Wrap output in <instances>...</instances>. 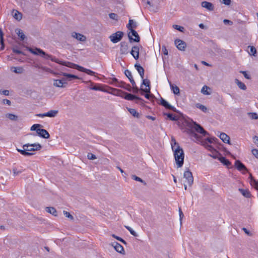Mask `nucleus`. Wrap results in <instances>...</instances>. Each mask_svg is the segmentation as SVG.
I'll use <instances>...</instances> for the list:
<instances>
[{
	"mask_svg": "<svg viewBox=\"0 0 258 258\" xmlns=\"http://www.w3.org/2000/svg\"><path fill=\"white\" fill-rule=\"evenodd\" d=\"M248 48L250 49L249 51H248L249 54L250 55L255 56L256 53V48L253 46H249Z\"/></svg>",
	"mask_w": 258,
	"mask_h": 258,
	"instance_id": "obj_34",
	"label": "nucleus"
},
{
	"mask_svg": "<svg viewBox=\"0 0 258 258\" xmlns=\"http://www.w3.org/2000/svg\"><path fill=\"white\" fill-rule=\"evenodd\" d=\"M222 3L228 6L230 5L231 0H222Z\"/></svg>",
	"mask_w": 258,
	"mask_h": 258,
	"instance_id": "obj_62",
	"label": "nucleus"
},
{
	"mask_svg": "<svg viewBox=\"0 0 258 258\" xmlns=\"http://www.w3.org/2000/svg\"><path fill=\"white\" fill-rule=\"evenodd\" d=\"M139 47L138 46H134L132 47L131 51V54L135 59H138L139 56Z\"/></svg>",
	"mask_w": 258,
	"mask_h": 258,
	"instance_id": "obj_18",
	"label": "nucleus"
},
{
	"mask_svg": "<svg viewBox=\"0 0 258 258\" xmlns=\"http://www.w3.org/2000/svg\"><path fill=\"white\" fill-rule=\"evenodd\" d=\"M251 176V175H250ZM251 184L258 189V182L251 177Z\"/></svg>",
	"mask_w": 258,
	"mask_h": 258,
	"instance_id": "obj_46",
	"label": "nucleus"
},
{
	"mask_svg": "<svg viewBox=\"0 0 258 258\" xmlns=\"http://www.w3.org/2000/svg\"><path fill=\"white\" fill-rule=\"evenodd\" d=\"M3 103L4 104H8L9 105H10L11 104V101L8 100V99H4L3 101Z\"/></svg>",
	"mask_w": 258,
	"mask_h": 258,
	"instance_id": "obj_63",
	"label": "nucleus"
},
{
	"mask_svg": "<svg viewBox=\"0 0 258 258\" xmlns=\"http://www.w3.org/2000/svg\"><path fill=\"white\" fill-rule=\"evenodd\" d=\"M219 160L225 165L229 166L231 164V163L229 161V160L226 159L225 157H222L220 158Z\"/></svg>",
	"mask_w": 258,
	"mask_h": 258,
	"instance_id": "obj_36",
	"label": "nucleus"
},
{
	"mask_svg": "<svg viewBox=\"0 0 258 258\" xmlns=\"http://www.w3.org/2000/svg\"><path fill=\"white\" fill-rule=\"evenodd\" d=\"M61 75L67 78V79H65L66 81H70L73 79H79V78L76 75L68 74L66 73H62Z\"/></svg>",
	"mask_w": 258,
	"mask_h": 258,
	"instance_id": "obj_23",
	"label": "nucleus"
},
{
	"mask_svg": "<svg viewBox=\"0 0 258 258\" xmlns=\"http://www.w3.org/2000/svg\"><path fill=\"white\" fill-rule=\"evenodd\" d=\"M7 116L12 120H16L18 118V117L17 115L12 114V113H9L7 115Z\"/></svg>",
	"mask_w": 258,
	"mask_h": 258,
	"instance_id": "obj_43",
	"label": "nucleus"
},
{
	"mask_svg": "<svg viewBox=\"0 0 258 258\" xmlns=\"http://www.w3.org/2000/svg\"><path fill=\"white\" fill-rule=\"evenodd\" d=\"M235 166L238 170L242 172L243 173H244V172H243V171H244L245 172L247 171V168L245 165L239 160H236L235 161Z\"/></svg>",
	"mask_w": 258,
	"mask_h": 258,
	"instance_id": "obj_16",
	"label": "nucleus"
},
{
	"mask_svg": "<svg viewBox=\"0 0 258 258\" xmlns=\"http://www.w3.org/2000/svg\"><path fill=\"white\" fill-rule=\"evenodd\" d=\"M11 70L16 74H20L23 73L24 69L22 67H13L11 68Z\"/></svg>",
	"mask_w": 258,
	"mask_h": 258,
	"instance_id": "obj_26",
	"label": "nucleus"
},
{
	"mask_svg": "<svg viewBox=\"0 0 258 258\" xmlns=\"http://www.w3.org/2000/svg\"><path fill=\"white\" fill-rule=\"evenodd\" d=\"M171 145L172 150L173 149V147L177 148L178 146H179V144L176 142V140L174 138H172L171 139Z\"/></svg>",
	"mask_w": 258,
	"mask_h": 258,
	"instance_id": "obj_41",
	"label": "nucleus"
},
{
	"mask_svg": "<svg viewBox=\"0 0 258 258\" xmlns=\"http://www.w3.org/2000/svg\"><path fill=\"white\" fill-rule=\"evenodd\" d=\"M37 134L44 139H48L50 136L48 132L46 130L42 128L38 129L37 130Z\"/></svg>",
	"mask_w": 258,
	"mask_h": 258,
	"instance_id": "obj_13",
	"label": "nucleus"
},
{
	"mask_svg": "<svg viewBox=\"0 0 258 258\" xmlns=\"http://www.w3.org/2000/svg\"><path fill=\"white\" fill-rule=\"evenodd\" d=\"M130 81L133 86V88L137 86L136 82L134 81V79H130Z\"/></svg>",
	"mask_w": 258,
	"mask_h": 258,
	"instance_id": "obj_64",
	"label": "nucleus"
},
{
	"mask_svg": "<svg viewBox=\"0 0 258 258\" xmlns=\"http://www.w3.org/2000/svg\"><path fill=\"white\" fill-rule=\"evenodd\" d=\"M63 214L66 216V217L69 218L71 220L74 219L73 216L69 212L66 211H63Z\"/></svg>",
	"mask_w": 258,
	"mask_h": 258,
	"instance_id": "obj_50",
	"label": "nucleus"
},
{
	"mask_svg": "<svg viewBox=\"0 0 258 258\" xmlns=\"http://www.w3.org/2000/svg\"><path fill=\"white\" fill-rule=\"evenodd\" d=\"M119 87L122 88L128 91H132V88L130 84H126L124 83L121 82Z\"/></svg>",
	"mask_w": 258,
	"mask_h": 258,
	"instance_id": "obj_32",
	"label": "nucleus"
},
{
	"mask_svg": "<svg viewBox=\"0 0 258 258\" xmlns=\"http://www.w3.org/2000/svg\"><path fill=\"white\" fill-rule=\"evenodd\" d=\"M161 104L165 107L166 108L171 109L172 110H175V108L174 106L171 105L165 99L161 98L160 100Z\"/></svg>",
	"mask_w": 258,
	"mask_h": 258,
	"instance_id": "obj_19",
	"label": "nucleus"
},
{
	"mask_svg": "<svg viewBox=\"0 0 258 258\" xmlns=\"http://www.w3.org/2000/svg\"><path fill=\"white\" fill-rule=\"evenodd\" d=\"M28 50L33 54L39 55L46 59H50L52 61L57 62L56 58L51 55L46 54L43 50L41 49L40 48H35V49H33L29 48Z\"/></svg>",
	"mask_w": 258,
	"mask_h": 258,
	"instance_id": "obj_3",
	"label": "nucleus"
},
{
	"mask_svg": "<svg viewBox=\"0 0 258 258\" xmlns=\"http://www.w3.org/2000/svg\"><path fill=\"white\" fill-rule=\"evenodd\" d=\"M145 97L148 99H151L153 97V95L149 94V93H146V94L145 95Z\"/></svg>",
	"mask_w": 258,
	"mask_h": 258,
	"instance_id": "obj_60",
	"label": "nucleus"
},
{
	"mask_svg": "<svg viewBox=\"0 0 258 258\" xmlns=\"http://www.w3.org/2000/svg\"><path fill=\"white\" fill-rule=\"evenodd\" d=\"M123 33L121 31H117L115 33H113L109 36L110 41L113 43H116L119 42L122 39Z\"/></svg>",
	"mask_w": 258,
	"mask_h": 258,
	"instance_id": "obj_7",
	"label": "nucleus"
},
{
	"mask_svg": "<svg viewBox=\"0 0 258 258\" xmlns=\"http://www.w3.org/2000/svg\"><path fill=\"white\" fill-rule=\"evenodd\" d=\"M235 83L237 84V85L240 89L243 90H245L246 89V87L245 85L242 82L240 81L239 80L236 79L235 80Z\"/></svg>",
	"mask_w": 258,
	"mask_h": 258,
	"instance_id": "obj_27",
	"label": "nucleus"
},
{
	"mask_svg": "<svg viewBox=\"0 0 258 258\" xmlns=\"http://www.w3.org/2000/svg\"><path fill=\"white\" fill-rule=\"evenodd\" d=\"M112 94L121 97L123 98L125 92L122 91L121 90L114 89L112 93Z\"/></svg>",
	"mask_w": 258,
	"mask_h": 258,
	"instance_id": "obj_25",
	"label": "nucleus"
},
{
	"mask_svg": "<svg viewBox=\"0 0 258 258\" xmlns=\"http://www.w3.org/2000/svg\"><path fill=\"white\" fill-rule=\"evenodd\" d=\"M56 60H57V62H55L56 63H57L58 64H61V65L64 66H66V67H69L70 64L71 63V62H69V61H60L57 58H56Z\"/></svg>",
	"mask_w": 258,
	"mask_h": 258,
	"instance_id": "obj_40",
	"label": "nucleus"
},
{
	"mask_svg": "<svg viewBox=\"0 0 258 258\" xmlns=\"http://www.w3.org/2000/svg\"><path fill=\"white\" fill-rule=\"evenodd\" d=\"M120 53L121 54H126L128 52V45L125 42H121L120 44Z\"/></svg>",
	"mask_w": 258,
	"mask_h": 258,
	"instance_id": "obj_14",
	"label": "nucleus"
},
{
	"mask_svg": "<svg viewBox=\"0 0 258 258\" xmlns=\"http://www.w3.org/2000/svg\"><path fill=\"white\" fill-rule=\"evenodd\" d=\"M132 179H133L136 181H140L141 182L143 183L144 184H146V183L145 181H144L141 178H140L136 175H133L132 176Z\"/></svg>",
	"mask_w": 258,
	"mask_h": 258,
	"instance_id": "obj_49",
	"label": "nucleus"
},
{
	"mask_svg": "<svg viewBox=\"0 0 258 258\" xmlns=\"http://www.w3.org/2000/svg\"><path fill=\"white\" fill-rule=\"evenodd\" d=\"M208 87L204 86L201 89V92L205 95H209L210 93L208 91Z\"/></svg>",
	"mask_w": 258,
	"mask_h": 258,
	"instance_id": "obj_42",
	"label": "nucleus"
},
{
	"mask_svg": "<svg viewBox=\"0 0 258 258\" xmlns=\"http://www.w3.org/2000/svg\"><path fill=\"white\" fill-rule=\"evenodd\" d=\"M58 113L57 110H51L47 112L44 113H40L36 115L37 116L40 117H55Z\"/></svg>",
	"mask_w": 258,
	"mask_h": 258,
	"instance_id": "obj_10",
	"label": "nucleus"
},
{
	"mask_svg": "<svg viewBox=\"0 0 258 258\" xmlns=\"http://www.w3.org/2000/svg\"><path fill=\"white\" fill-rule=\"evenodd\" d=\"M252 154L258 159V150L257 149H253L252 150Z\"/></svg>",
	"mask_w": 258,
	"mask_h": 258,
	"instance_id": "obj_57",
	"label": "nucleus"
},
{
	"mask_svg": "<svg viewBox=\"0 0 258 258\" xmlns=\"http://www.w3.org/2000/svg\"><path fill=\"white\" fill-rule=\"evenodd\" d=\"M240 73L242 74L243 75L244 77L246 79H250V77L249 75L247 74L246 72H245V71H241L240 72Z\"/></svg>",
	"mask_w": 258,
	"mask_h": 258,
	"instance_id": "obj_56",
	"label": "nucleus"
},
{
	"mask_svg": "<svg viewBox=\"0 0 258 258\" xmlns=\"http://www.w3.org/2000/svg\"><path fill=\"white\" fill-rule=\"evenodd\" d=\"M69 68L75 69L80 72L85 73L90 75H94L95 73L92 71L86 69L83 67L79 66L77 64L71 62L69 66Z\"/></svg>",
	"mask_w": 258,
	"mask_h": 258,
	"instance_id": "obj_5",
	"label": "nucleus"
},
{
	"mask_svg": "<svg viewBox=\"0 0 258 258\" xmlns=\"http://www.w3.org/2000/svg\"><path fill=\"white\" fill-rule=\"evenodd\" d=\"M223 22L225 24L227 25H232L233 24V22L229 20H227V19H224L223 20Z\"/></svg>",
	"mask_w": 258,
	"mask_h": 258,
	"instance_id": "obj_59",
	"label": "nucleus"
},
{
	"mask_svg": "<svg viewBox=\"0 0 258 258\" xmlns=\"http://www.w3.org/2000/svg\"><path fill=\"white\" fill-rule=\"evenodd\" d=\"M196 107L198 108H199L200 110H201L204 112H207L208 111L207 108L204 105H202L200 103H197L196 104Z\"/></svg>",
	"mask_w": 258,
	"mask_h": 258,
	"instance_id": "obj_33",
	"label": "nucleus"
},
{
	"mask_svg": "<svg viewBox=\"0 0 258 258\" xmlns=\"http://www.w3.org/2000/svg\"><path fill=\"white\" fill-rule=\"evenodd\" d=\"M134 23V21L133 20H130L128 22V24L127 25L126 27L128 28V30H131V32L132 33V35L135 37V38L133 39L132 37V36L130 35V34L129 33L128 34V36L129 39L131 40H133L135 42H139L140 41V37L138 34V33L133 29H132V24Z\"/></svg>",
	"mask_w": 258,
	"mask_h": 258,
	"instance_id": "obj_4",
	"label": "nucleus"
},
{
	"mask_svg": "<svg viewBox=\"0 0 258 258\" xmlns=\"http://www.w3.org/2000/svg\"><path fill=\"white\" fill-rule=\"evenodd\" d=\"M172 151L177 168L181 167L183 164L184 158L182 149L180 146H178L177 148L173 147Z\"/></svg>",
	"mask_w": 258,
	"mask_h": 258,
	"instance_id": "obj_2",
	"label": "nucleus"
},
{
	"mask_svg": "<svg viewBox=\"0 0 258 258\" xmlns=\"http://www.w3.org/2000/svg\"><path fill=\"white\" fill-rule=\"evenodd\" d=\"M109 17L111 19L117 20V15L115 13H110L109 14Z\"/></svg>",
	"mask_w": 258,
	"mask_h": 258,
	"instance_id": "obj_52",
	"label": "nucleus"
},
{
	"mask_svg": "<svg viewBox=\"0 0 258 258\" xmlns=\"http://www.w3.org/2000/svg\"><path fill=\"white\" fill-rule=\"evenodd\" d=\"M13 51L14 53H16L17 54H22V52L16 47H14L13 48Z\"/></svg>",
	"mask_w": 258,
	"mask_h": 258,
	"instance_id": "obj_58",
	"label": "nucleus"
},
{
	"mask_svg": "<svg viewBox=\"0 0 258 258\" xmlns=\"http://www.w3.org/2000/svg\"><path fill=\"white\" fill-rule=\"evenodd\" d=\"M125 227L130 232L132 235H134V236H138L137 233L131 227L128 226H125Z\"/></svg>",
	"mask_w": 258,
	"mask_h": 258,
	"instance_id": "obj_44",
	"label": "nucleus"
},
{
	"mask_svg": "<svg viewBox=\"0 0 258 258\" xmlns=\"http://www.w3.org/2000/svg\"><path fill=\"white\" fill-rule=\"evenodd\" d=\"M23 148H25L26 152H29L39 150L41 148V146L39 144H26L23 146Z\"/></svg>",
	"mask_w": 258,
	"mask_h": 258,
	"instance_id": "obj_6",
	"label": "nucleus"
},
{
	"mask_svg": "<svg viewBox=\"0 0 258 258\" xmlns=\"http://www.w3.org/2000/svg\"><path fill=\"white\" fill-rule=\"evenodd\" d=\"M66 84H67V82L64 78L61 80L57 79L54 80L53 85L55 87L63 88L66 87Z\"/></svg>",
	"mask_w": 258,
	"mask_h": 258,
	"instance_id": "obj_12",
	"label": "nucleus"
},
{
	"mask_svg": "<svg viewBox=\"0 0 258 258\" xmlns=\"http://www.w3.org/2000/svg\"><path fill=\"white\" fill-rule=\"evenodd\" d=\"M3 33L1 28H0V39L1 43L3 45L4 44V38H3Z\"/></svg>",
	"mask_w": 258,
	"mask_h": 258,
	"instance_id": "obj_55",
	"label": "nucleus"
},
{
	"mask_svg": "<svg viewBox=\"0 0 258 258\" xmlns=\"http://www.w3.org/2000/svg\"><path fill=\"white\" fill-rule=\"evenodd\" d=\"M248 117L252 119H257L258 114L254 112H248L247 113Z\"/></svg>",
	"mask_w": 258,
	"mask_h": 258,
	"instance_id": "obj_39",
	"label": "nucleus"
},
{
	"mask_svg": "<svg viewBox=\"0 0 258 258\" xmlns=\"http://www.w3.org/2000/svg\"><path fill=\"white\" fill-rule=\"evenodd\" d=\"M87 157L90 160H94L96 159V156L92 153H89L87 155Z\"/></svg>",
	"mask_w": 258,
	"mask_h": 258,
	"instance_id": "obj_54",
	"label": "nucleus"
},
{
	"mask_svg": "<svg viewBox=\"0 0 258 258\" xmlns=\"http://www.w3.org/2000/svg\"><path fill=\"white\" fill-rule=\"evenodd\" d=\"M41 125L40 124H34L31 127V131H36L37 132V130L38 128V127H40Z\"/></svg>",
	"mask_w": 258,
	"mask_h": 258,
	"instance_id": "obj_48",
	"label": "nucleus"
},
{
	"mask_svg": "<svg viewBox=\"0 0 258 258\" xmlns=\"http://www.w3.org/2000/svg\"><path fill=\"white\" fill-rule=\"evenodd\" d=\"M201 5H202V7L206 8V9H207L208 10H209L210 11H212L214 10V6L212 3H211L210 2H206V1L203 2L201 4Z\"/></svg>",
	"mask_w": 258,
	"mask_h": 258,
	"instance_id": "obj_20",
	"label": "nucleus"
},
{
	"mask_svg": "<svg viewBox=\"0 0 258 258\" xmlns=\"http://www.w3.org/2000/svg\"><path fill=\"white\" fill-rule=\"evenodd\" d=\"M22 172L21 171H18L17 169H13V173H14V175L15 176H16V175H19L20 173H21Z\"/></svg>",
	"mask_w": 258,
	"mask_h": 258,
	"instance_id": "obj_61",
	"label": "nucleus"
},
{
	"mask_svg": "<svg viewBox=\"0 0 258 258\" xmlns=\"http://www.w3.org/2000/svg\"><path fill=\"white\" fill-rule=\"evenodd\" d=\"M135 67L137 70L138 72L140 75L142 79H143L144 78V68L139 64L136 63L135 64Z\"/></svg>",
	"mask_w": 258,
	"mask_h": 258,
	"instance_id": "obj_21",
	"label": "nucleus"
},
{
	"mask_svg": "<svg viewBox=\"0 0 258 258\" xmlns=\"http://www.w3.org/2000/svg\"><path fill=\"white\" fill-rule=\"evenodd\" d=\"M14 17L17 20H21L22 18V15L21 13L17 11L15 12L14 14Z\"/></svg>",
	"mask_w": 258,
	"mask_h": 258,
	"instance_id": "obj_38",
	"label": "nucleus"
},
{
	"mask_svg": "<svg viewBox=\"0 0 258 258\" xmlns=\"http://www.w3.org/2000/svg\"><path fill=\"white\" fill-rule=\"evenodd\" d=\"M166 115L171 120H177V116L175 115H173L171 113H167V114H166Z\"/></svg>",
	"mask_w": 258,
	"mask_h": 258,
	"instance_id": "obj_47",
	"label": "nucleus"
},
{
	"mask_svg": "<svg viewBox=\"0 0 258 258\" xmlns=\"http://www.w3.org/2000/svg\"><path fill=\"white\" fill-rule=\"evenodd\" d=\"M183 177L185 179V182L189 186H191L194 181L192 173L187 169L183 174Z\"/></svg>",
	"mask_w": 258,
	"mask_h": 258,
	"instance_id": "obj_8",
	"label": "nucleus"
},
{
	"mask_svg": "<svg viewBox=\"0 0 258 258\" xmlns=\"http://www.w3.org/2000/svg\"><path fill=\"white\" fill-rule=\"evenodd\" d=\"M169 84L173 93L176 95L179 94L180 93L179 88L177 86H174V85L172 84L170 82Z\"/></svg>",
	"mask_w": 258,
	"mask_h": 258,
	"instance_id": "obj_30",
	"label": "nucleus"
},
{
	"mask_svg": "<svg viewBox=\"0 0 258 258\" xmlns=\"http://www.w3.org/2000/svg\"><path fill=\"white\" fill-rule=\"evenodd\" d=\"M112 246L114 247L115 250L119 253H122L124 251L123 246L116 242L113 243Z\"/></svg>",
	"mask_w": 258,
	"mask_h": 258,
	"instance_id": "obj_22",
	"label": "nucleus"
},
{
	"mask_svg": "<svg viewBox=\"0 0 258 258\" xmlns=\"http://www.w3.org/2000/svg\"><path fill=\"white\" fill-rule=\"evenodd\" d=\"M186 125L187 127L185 129L184 132L189 135L191 140L197 142H201L202 144L210 151H212L213 149V148L208 145V143H212L214 141V139L207 138L205 141H201L200 137L195 133L196 131L202 134L203 136L208 135V133L200 124L191 120V121L187 122Z\"/></svg>",
	"mask_w": 258,
	"mask_h": 258,
	"instance_id": "obj_1",
	"label": "nucleus"
},
{
	"mask_svg": "<svg viewBox=\"0 0 258 258\" xmlns=\"http://www.w3.org/2000/svg\"><path fill=\"white\" fill-rule=\"evenodd\" d=\"M239 191L243 196L246 198H249L250 196V192L248 190L244 189H239Z\"/></svg>",
	"mask_w": 258,
	"mask_h": 258,
	"instance_id": "obj_37",
	"label": "nucleus"
},
{
	"mask_svg": "<svg viewBox=\"0 0 258 258\" xmlns=\"http://www.w3.org/2000/svg\"><path fill=\"white\" fill-rule=\"evenodd\" d=\"M17 151L19 152H20L22 155L25 156H30V155H32L33 154V153H32L26 152V151L25 150V149L23 148V149H17Z\"/></svg>",
	"mask_w": 258,
	"mask_h": 258,
	"instance_id": "obj_31",
	"label": "nucleus"
},
{
	"mask_svg": "<svg viewBox=\"0 0 258 258\" xmlns=\"http://www.w3.org/2000/svg\"><path fill=\"white\" fill-rule=\"evenodd\" d=\"M124 74L128 78L129 80H130V79H133L132 73L130 71L128 70H126L124 71Z\"/></svg>",
	"mask_w": 258,
	"mask_h": 258,
	"instance_id": "obj_45",
	"label": "nucleus"
},
{
	"mask_svg": "<svg viewBox=\"0 0 258 258\" xmlns=\"http://www.w3.org/2000/svg\"><path fill=\"white\" fill-rule=\"evenodd\" d=\"M112 236L115 238V239H116L117 240L121 241V242H122L123 244H126V242L125 241H124L123 239H122L121 238L117 236H116L114 234H113L112 235Z\"/></svg>",
	"mask_w": 258,
	"mask_h": 258,
	"instance_id": "obj_53",
	"label": "nucleus"
},
{
	"mask_svg": "<svg viewBox=\"0 0 258 258\" xmlns=\"http://www.w3.org/2000/svg\"><path fill=\"white\" fill-rule=\"evenodd\" d=\"M45 210L47 212L52 214V215L55 216H57V211L54 208L51 207H46Z\"/></svg>",
	"mask_w": 258,
	"mask_h": 258,
	"instance_id": "obj_28",
	"label": "nucleus"
},
{
	"mask_svg": "<svg viewBox=\"0 0 258 258\" xmlns=\"http://www.w3.org/2000/svg\"><path fill=\"white\" fill-rule=\"evenodd\" d=\"M143 82L142 84L146 86V88L145 89H143L142 88H141V90L146 93H150V80L148 79H142Z\"/></svg>",
	"mask_w": 258,
	"mask_h": 258,
	"instance_id": "obj_15",
	"label": "nucleus"
},
{
	"mask_svg": "<svg viewBox=\"0 0 258 258\" xmlns=\"http://www.w3.org/2000/svg\"><path fill=\"white\" fill-rule=\"evenodd\" d=\"M16 32L21 40H24L25 39V35L24 34L22 30L20 29H17L16 30Z\"/></svg>",
	"mask_w": 258,
	"mask_h": 258,
	"instance_id": "obj_29",
	"label": "nucleus"
},
{
	"mask_svg": "<svg viewBox=\"0 0 258 258\" xmlns=\"http://www.w3.org/2000/svg\"><path fill=\"white\" fill-rule=\"evenodd\" d=\"M219 138L222 140V141L225 143H229L230 138L225 133H221L219 135Z\"/></svg>",
	"mask_w": 258,
	"mask_h": 258,
	"instance_id": "obj_24",
	"label": "nucleus"
},
{
	"mask_svg": "<svg viewBox=\"0 0 258 258\" xmlns=\"http://www.w3.org/2000/svg\"><path fill=\"white\" fill-rule=\"evenodd\" d=\"M72 36L80 41H85L86 40V37L84 35L77 33L75 32L72 33Z\"/></svg>",
	"mask_w": 258,
	"mask_h": 258,
	"instance_id": "obj_17",
	"label": "nucleus"
},
{
	"mask_svg": "<svg viewBox=\"0 0 258 258\" xmlns=\"http://www.w3.org/2000/svg\"><path fill=\"white\" fill-rule=\"evenodd\" d=\"M123 98L129 101L135 100L137 103H138L139 101L142 102L143 101L141 98L126 92H125Z\"/></svg>",
	"mask_w": 258,
	"mask_h": 258,
	"instance_id": "obj_9",
	"label": "nucleus"
},
{
	"mask_svg": "<svg viewBox=\"0 0 258 258\" xmlns=\"http://www.w3.org/2000/svg\"><path fill=\"white\" fill-rule=\"evenodd\" d=\"M128 111L134 116L139 118L140 117L139 113H138L135 109L128 108Z\"/></svg>",
	"mask_w": 258,
	"mask_h": 258,
	"instance_id": "obj_35",
	"label": "nucleus"
},
{
	"mask_svg": "<svg viewBox=\"0 0 258 258\" xmlns=\"http://www.w3.org/2000/svg\"><path fill=\"white\" fill-rule=\"evenodd\" d=\"M173 27L176 30H179L180 32H183L184 30V28L182 26L177 25H174L173 26Z\"/></svg>",
	"mask_w": 258,
	"mask_h": 258,
	"instance_id": "obj_51",
	"label": "nucleus"
},
{
	"mask_svg": "<svg viewBox=\"0 0 258 258\" xmlns=\"http://www.w3.org/2000/svg\"><path fill=\"white\" fill-rule=\"evenodd\" d=\"M174 43L176 45L177 48L181 51H184L185 47L186 46V43L180 40V39H176L174 41Z\"/></svg>",
	"mask_w": 258,
	"mask_h": 258,
	"instance_id": "obj_11",
	"label": "nucleus"
}]
</instances>
